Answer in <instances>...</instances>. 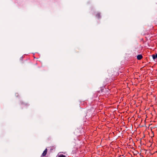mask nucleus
<instances>
[{
    "label": "nucleus",
    "mask_w": 157,
    "mask_h": 157,
    "mask_svg": "<svg viewBox=\"0 0 157 157\" xmlns=\"http://www.w3.org/2000/svg\"><path fill=\"white\" fill-rule=\"evenodd\" d=\"M152 56V58L154 59L157 58V54H156V55H153Z\"/></svg>",
    "instance_id": "7ed1b4c3"
},
{
    "label": "nucleus",
    "mask_w": 157,
    "mask_h": 157,
    "mask_svg": "<svg viewBox=\"0 0 157 157\" xmlns=\"http://www.w3.org/2000/svg\"><path fill=\"white\" fill-rule=\"evenodd\" d=\"M58 157H66L65 155H59Z\"/></svg>",
    "instance_id": "39448f33"
},
{
    "label": "nucleus",
    "mask_w": 157,
    "mask_h": 157,
    "mask_svg": "<svg viewBox=\"0 0 157 157\" xmlns=\"http://www.w3.org/2000/svg\"><path fill=\"white\" fill-rule=\"evenodd\" d=\"M96 17L98 18H100L101 17L100 13H97L96 15Z\"/></svg>",
    "instance_id": "20e7f679"
},
{
    "label": "nucleus",
    "mask_w": 157,
    "mask_h": 157,
    "mask_svg": "<svg viewBox=\"0 0 157 157\" xmlns=\"http://www.w3.org/2000/svg\"><path fill=\"white\" fill-rule=\"evenodd\" d=\"M47 149H46L44 150V151L43 153L42 154V156H45L47 154Z\"/></svg>",
    "instance_id": "f03ea898"
},
{
    "label": "nucleus",
    "mask_w": 157,
    "mask_h": 157,
    "mask_svg": "<svg viewBox=\"0 0 157 157\" xmlns=\"http://www.w3.org/2000/svg\"><path fill=\"white\" fill-rule=\"evenodd\" d=\"M143 58V56L141 55H139L137 56V58L138 60H141Z\"/></svg>",
    "instance_id": "f257e3e1"
}]
</instances>
